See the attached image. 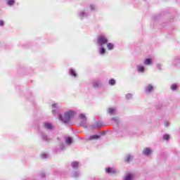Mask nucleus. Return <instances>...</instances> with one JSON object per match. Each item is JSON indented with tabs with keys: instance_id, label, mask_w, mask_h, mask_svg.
<instances>
[{
	"instance_id": "nucleus-1",
	"label": "nucleus",
	"mask_w": 180,
	"mask_h": 180,
	"mask_svg": "<svg viewBox=\"0 0 180 180\" xmlns=\"http://www.w3.org/2000/svg\"><path fill=\"white\" fill-rule=\"evenodd\" d=\"M75 115H77V112L72 110H70L65 112L63 116L58 114V119L60 122H63V123H68V122L74 117Z\"/></svg>"
},
{
	"instance_id": "nucleus-2",
	"label": "nucleus",
	"mask_w": 180,
	"mask_h": 180,
	"mask_svg": "<svg viewBox=\"0 0 180 180\" xmlns=\"http://www.w3.org/2000/svg\"><path fill=\"white\" fill-rule=\"evenodd\" d=\"M108 41L109 40L108 39V37H106V36L103 34L98 36L97 38V43L100 46H103V44H107Z\"/></svg>"
},
{
	"instance_id": "nucleus-3",
	"label": "nucleus",
	"mask_w": 180,
	"mask_h": 180,
	"mask_svg": "<svg viewBox=\"0 0 180 180\" xmlns=\"http://www.w3.org/2000/svg\"><path fill=\"white\" fill-rule=\"evenodd\" d=\"M79 119H81L82 122L80 123V126L83 127H86V117L84 114H80L79 115Z\"/></svg>"
},
{
	"instance_id": "nucleus-4",
	"label": "nucleus",
	"mask_w": 180,
	"mask_h": 180,
	"mask_svg": "<svg viewBox=\"0 0 180 180\" xmlns=\"http://www.w3.org/2000/svg\"><path fill=\"white\" fill-rule=\"evenodd\" d=\"M42 126H43L44 129H45L46 130H53L54 129V126L52 125V124L49 122H44Z\"/></svg>"
},
{
	"instance_id": "nucleus-5",
	"label": "nucleus",
	"mask_w": 180,
	"mask_h": 180,
	"mask_svg": "<svg viewBox=\"0 0 180 180\" xmlns=\"http://www.w3.org/2000/svg\"><path fill=\"white\" fill-rule=\"evenodd\" d=\"M122 180H134V174L126 173Z\"/></svg>"
},
{
	"instance_id": "nucleus-6",
	"label": "nucleus",
	"mask_w": 180,
	"mask_h": 180,
	"mask_svg": "<svg viewBox=\"0 0 180 180\" xmlns=\"http://www.w3.org/2000/svg\"><path fill=\"white\" fill-rule=\"evenodd\" d=\"M88 15H89V13L86 12V11H79L78 13V16L79 18H80V19H84L85 18H87Z\"/></svg>"
},
{
	"instance_id": "nucleus-7",
	"label": "nucleus",
	"mask_w": 180,
	"mask_h": 180,
	"mask_svg": "<svg viewBox=\"0 0 180 180\" xmlns=\"http://www.w3.org/2000/svg\"><path fill=\"white\" fill-rule=\"evenodd\" d=\"M153 90H154V86H153L152 84H148L145 89L146 94H150L153 92Z\"/></svg>"
},
{
	"instance_id": "nucleus-8",
	"label": "nucleus",
	"mask_w": 180,
	"mask_h": 180,
	"mask_svg": "<svg viewBox=\"0 0 180 180\" xmlns=\"http://www.w3.org/2000/svg\"><path fill=\"white\" fill-rule=\"evenodd\" d=\"M65 148L64 144L60 143L58 147L55 148V153H60V151H63Z\"/></svg>"
},
{
	"instance_id": "nucleus-9",
	"label": "nucleus",
	"mask_w": 180,
	"mask_h": 180,
	"mask_svg": "<svg viewBox=\"0 0 180 180\" xmlns=\"http://www.w3.org/2000/svg\"><path fill=\"white\" fill-rule=\"evenodd\" d=\"M58 110V104L55 103L52 105V112L53 115H56Z\"/></svg>"
},
{
	"instance_id": "nucleus-10",
	"label": "nucleus",
	"mask_w": 180,
	"mask_h": 180,
	"mask_svg": "<svg viewBox=\"0 0 180 180\" xmlns=\"http://www.w3.org/2000/svg\"><path fill=\"white\" fill-rule=\"evenodd\" d=\"M41 137L44 141H50L51 139L46 134L41 133Z\"/></svg>"
},
{
	"instance_id": "nucleus-11",
	"label": "nucleus",
	"mask_w": 180,
	"mask_h": 180,
	"mask_svg": "<svg viewBox=\"0 0 180 180\" xmlns=\"http://www.w3.org/2000/svg\"><path fill=\"white\" fill-rule=\"evenodd\" d=\"M105 172H107V174H116L117 170L116 169L108 167L105 169Z\"/></svg>"
},
{
	"instance_id": "nucleus-12",
	"label": "nucleus",
	"mask_w": 180,
	"mask_h": 180,
	"mask_svg": "<svg viewBox=\"0 0 180 180\" xmlns=\"http://www.w3.org/2000/svg\"><path fill=\"white\" fill-rule=\"evenodd\" d=\"M101 136L99 135H92V136H90L89 138H88V140L89 141H92V140H98V139H100Z\"/></svg>"
},
{
	"instance_id": "nucleus-13",
	"label": "nucleus",
	"mask_w": 180,
	"mask_h": 180,
	"mask_svg": "<svg viewBox=\"0 0 180 180\" xmlns=\"http://www.w3.org/2000/svg\"><path fill=\"white\" fill-rule=\"evenodd\" d=\"M144 155H150L151 154V149L150 148H146L143 151Z\"/></svg>"
},
{
	"instance_id": "nucleus-14",
	"label": "nucleus",
	"mask_w": 180,
	"mask_h": 180,
	"mask_svg": "<svg viewBox=\"0 0 180 180\" xmlns=\"http://www.w3.org/2000/svg\"><path fill=\"white\" fill-rule=\"evenodd\" d=\"M146 70V68L143 65H138L137 66V71L138 72L143 73L144 72V70Z\"/></svg>"
},
{
	"instance_id": "nucleus-15",
	"label": "nucleus",
	"mask_w": 180,
	"mask_h": 180,
	"mask_svg": "<svg viewBox=\"0 0 180 180\" xmlns=\"http://www.w3.org/2000/svg\"><path fill=\"white\" fill-rule=\"evenodd\" d=\"M100 85H101V82L98 80H94L92 82V86H94V88H98V86H99Z\"/></svg>"
},
{
	"instance_id": "nucleus-16",
	"label": "nucleus",
	"mask_w": 180,
	"mask_h": 180,
	"mask_svg": "<svg viewBox=\"0 0 180 180\" xmlns=\"http://www.w3.org/2000/svg\"><path fill=\"white\" fill-rule=\"evenodd\" d=\"M151 63H153V61L151 60L150 58H146L145 59V60L143 61V64L145 65H151Z\"/></svg>"
},
{
	"instance_id": "nucleus-17",
	"label": "nucleus",
	"mask_w": 180,
	"mask_h": 180,
	"mask_svg": "<svg viewBox=\"0 0 180 180\" xmlns=\"http://www.w3.org/2000/svg\"><path fill=\"white\" fill-rule=\"evenodd\" d=\"M101 127H102V122H97L96 124V125H94V126L92 127V129H99V128H101Z\"/></svg>"
},
{
	"instance_id": "nucleus-18",
	"label": "nucleus",
	"mask_w": 180,
	"mask_h": 180,
	"mask_svg": "<svg viewBox=\"0 0 180 180\" xmlns=\"http://www.w3.org/2000/svg\"><path fill=\"white\" fill-rule=\"evenodd\" d=\"M108 113H109L110 115H115V113H116V110L112 108H108Z\"/></svg>"
},
{
	"instance_id": "nucleus-19",
	"label": "nucleus",
	"mask_w": 180,
	"mask_h": 180,
	"mask_svg": "<svg viewBox=\"0 0 180 180\" xmlns=\"http://www.w3.org/2000/svg\"><path fill=\"white\" fill-rule=\"evenodd\" d=\"M115 47V45L112 43H107V48L108 50H113V48Z\"/></svg>"
},
{
	"instance_id": "nucleus-20",
	"label": "nucleus",
	"mask_w": 180,
	"mask_h": 180,
	"mask_svg": "<svg viewBox=\"0 0 180 180\" xmlns=\"http://www.w3.org/2000/svg\"><path fill=\"white\" fill-rule=\"evenodd\" d=\"M70 74L72 75V77H77V72H75V70H74L72 68L70 69Z\"/></svg>"
},
{
	"instance_id": "nucleus-21",
	"label": "nucleus",
	"mask_w": 180,
	"mask_h": 180,
	"mask_svg": "<svg viewBox=\"0 0 180 180\" xmlns=\"http://www.w3.org/2000/svg\"><path fill=\"white\" fill-rule=\"evenodd\" d=\"M78 165H79L78 162H72L71 164V167H73L74 169L78 168Z\"/></svg>"
},
{
	"instance_id": "nucleus-22",
	"label": "nucleus",
	"mask_w": 180,
	"mask_h": 180,
	"mask_svg": "<svg viewBox=\"0 0 180 180\" xmlns=\"http://www.w3.org/2000/svg\"><path fill=\"white\" fill-rule=\"evenodd\" d=\"M66 144H71L72 143V139L70 137L65 139Z\"/></svg>"
},
{
	"instance_id": "nucleus-23",
	"label": "nucleus",
	"mask_w": 180,
	"mask_h": 180,
	"mask_svg": "<svg viewBox=\"0 0 180 180\" xmlns=\"http://www.w3.org/2000/svg\"><path fill=\"white\" fill-rule=\"evenodd\" d=\"M132 158H133V156H131V155H128L125 160L126 162H129Z\"/></svg>"
},
{
	"instance_id": "nucleus-24",
	"label": "nucleus",
	"mask_w": 180,
	"mask_h": 180,
	"mask_svg": "<svg viewBox=\"0 0 180 180\" xmlns=\"http://www.w3.org/2000/svg\"><path fill=\"white\" fill-rule=\"evenodd\" d=\"M81 175V174L79 172H75L72 174V176H74V178H78V176H79Z\"/></svg>"
},
{
	"instance_id": "nucleus-25",
	"label": "nucleus",
	"mask_w": 180,
	"mask_h": 180,
	"mask_svg": "<svg viewBox=\"0 0 180 180\" xmlns=\"http://www.w3.org/2000/svg\"><path fill=\"white\" fill-rule=\"evenodd\" d=\"M15 4V0H7V4L9 5V6H12Z\"/></svg>"
},
{
	"instance_id": "nucleus-26",
	"label": "nucleus",
	"mask_w": 180,
	"mask_h": 180,
	"mask_svg": "<svg viewBox=\"0 0 180 180\" xmlns=\"http://www.w3.org/2000/svg\"><path fill=\"white\" fill-rule=\"evenodd\" d=\"M176 88H178V85L176 84H174L171 86L172 91H176Z\"/></svg>"
},
{
	"instance_id": "nucleus-27",
	"label": "nucleus",
	"mask_w": 180,
	"mask_h": 180,
	"mask_svg": "<svg viewBox=\"0 0 180 180\" xmlns=\"http://www.w3.org/2000/svg\"><path fill=\"white\" fill-rule=\"evenodd\" d=\"M41 158H43V160H46V158H49V155L47 153H42L41 155Z\"/></svg>"
},
{
	"instance_id": "nucleus-28",
	"label": "nucleus",
	"mask_w": 180,
	"mask_h": 180,
	"mask_svg": "<svg viewBox=\"0 0 180 180\" xmlns=\"http://www.w3.org/2000/svg\"><path fill=\"white\" fill-rule=\"evenodd\" d=\"M163 139L166 140L167 141H168V140H169V135L167 134L163 135Z\"/></svg>"
},
{
	"instance_id": "nucleus-29",
	"label": "nucleus",
	"mask_w": 180,
	"mask_h": 180,
	"mask_svg": "<svg viewBox=\"0 0 180 180\" xmlns=\"http://www.w3.org/2000/svg\"><path fill=\"white\" fill-rule=\"evenodd\" d=\"M105 53H106V51L105 50V48L101 47L100 49V54H105Z\"/></svg>"
},
{
	"instance_id": "nucleus-30",
	"label": "nucleus",
	"mask_w": 180,
	"mask_h": 180,
	"mask_svg": "<svg viewBox=\"0 0 180 180\" xmlns=\"http://www.w3.org/2000/svg\"><path fill=\"white\" fill-rule=\"evenodd\" d=\"M109 84L110 85H115V84H116V81L113 79H111L110 81H109Z\"/></svg>"
},
{
	"instance_id": "nucleus-31",
	"label": "nucleus",
	"mask_w": 180,
	"mask_h": 180,
	"mask_svg": "<svg viewBox=\"0 0 180 180\" xmlns=\"http://www.w3.org/2000/svg\"><path fill=\"white\" fill-rule=\"evenodd\" d=\"M90 9H91V11H95V9H96V6H95L94 4H91Z\"/></svg>"
},
{
	"instance_id": "nucleus-32",
	"label": "nucleus",
	"mask_w": 180,
	"mask_h": 180,
	"mask_svg": "<svg viewBox=\"0 0 180 180\" xmlns=\"http://www.w3.org/2000/svg\"><path fill=\"white\" fill-rule=\"evenodd\" d=\"M133 98V95L131 94H128L126 95V99H131Z\"/></svg>"
},
{
	"instance_id": "nucleus-33",
	"label": "nucleus",
	"mask_w": 180,
	"mask_h": 180,
	"mask_svg": "<svg viewBox=\"0 0 180 180\" xmlns=\"http://www.w3.org/2000/svg\"><path fill=\"white\" fill-rule=\"evenodd\" d=\"M112 120H113L114 122H117V120H119V118L118 117H113L112 119Z\"/></svg>"
},
{
	"instance_id": "nucleus-34",
	"label": "nucleus",
	"mask_w": 180,
	"mask_h": 180,
	"mask_svg": "<svg viewBox=\"0 0 180 180\" xmlns=\"http://www.w3.org/2000/svg\"><path fill=\"white\" fill-rule=\"evenodd\" d=\"M40 176H41V178H44V176H46V174H44V173H41V174H40Z\"/></svg>"
},
{
	"instance_id": "nucleus-35",
	"label": "nucleus",
	"mask_w": 180,
	"mask_h": 180,
	"mask_svg": "<svg viewBox=\"0 0 180 180\" xmlns=\"http://www.w3.org/2000/svg\"><path fill=\"white\" fill-rule=\"evenodd\" d=\"M157 68H158V70H161V65L160 64H158L157 65Z\"/></svg>"
},
{
	"instance_id": "nucleus-36",
	"label": "nucleus",
	"mask_w": 180,
	"mask_h": 180,
	"mask_svg": "<svg viewBox=\"0 0 180 180\" xmlns=\"http://www.w3.org/2000/svg\"><path fill=\"white\" fill-rule=\"evenodd\" d=\"M165 127H168V126H169V123L168 122H166L165 123Z\"/></svg>"
},
{
	"instance_id": "nucleus-37",
	"label": "nucleus",
	"mask_w": 180,
	"mask_h": 180,
	"mask_svg": "<svg viewBox=\"0 0 180 180\" xmlns=\"http://www.w3.org/2000/svg\"><path fill=\"white\" fill-rule=\"evenodd\" d=\"M0 26H4V21L3 20H0Z\"/></svg>"
}]
</instances>
